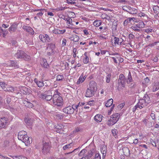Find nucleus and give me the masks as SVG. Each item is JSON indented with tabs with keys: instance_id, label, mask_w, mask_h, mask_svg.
<instances>
[{
	"instance_id": "nucleus-49",
	"label": "nucleus",
	"mask_w": 159,
	"mask_h": 159,
	"mask_svg": "<svg viewBox=\"0 0 159 159\" xmlns=\"http://www.w3.org/2000/svg\"><path fill=\"white\" fill-rule=\"evenodd\" d=\"M52 95H46L45 100L47 101H49L52 99Z\"/></svg>"
},
{
	"instance_id": "nucleus-32",
	"label": "nucleus",
	"mask_w": 159,
	"mask_h": 159,
	"mask_svg": "<svg viewBox=\"0 0 159 159\" xmlns=\"http://www.w3.org/2000/svg\"><path fill=\"white\" fill-rule=\"evenodd\" d=\"M137 25V26L139 27L140 29L141 28H142L144 27L145 26V24L143 23V22L142 21H139L138 23L136 24Z\"/></svg>"
},
{
	"instance_id": "nucleus-10",
	"label": "nucleus",
	"mask_w": 159,
	"mask_h": 159,
	"mask_svg": "<svg viewBox=\"0 0 159 159\" xmlns=\"http://www.w3.org/2000/svg\"><path fill=\"white\" fill-rule=\"evenodd\" d=\"M63 111L67 114H71L74 113V109L72 107L70 106L64 108L63 109Z\"/></svg>"
},
{
	"instance_id": "nucleus-18",
	"label": "nucleus",
	"mask_w": 159,
	"mask_h": 159,
	"mask_svg": "<svg viewBox=\"0 0 159 159\" xmlns=\"http://www.w3.org/2000/svg\"><path fill=\"white\" fill-rule=\"evenodd\" d=\"M53 33L54 34H63L66 32L65 30H60L57 29L55 28L52 31Z\"/></svg>"
},
{
	"instance_id": "nucleus-30",
	"label": "nucleus",
	"mask_w": 159,
	"mask_h": 159,
	"mask_svg": "<svg viewBox=\"0 0 159 159\" xmlns=\"http://www.w3.org/2000/svg\"><path fill=\"white\" fill-rule=\"evenodd\" d=\"M113 102V100L112 99H110L108 100L105 104V106L107 107H109L111 106Z\"/></svg>"
},
{
	"instance_id": "nucleus-51",
	"label": "nucleus",
	"mask_w": 159,
	"mask_h": 159,
	"mask_svg": "<svg viewBox=\"0 0 159 159\" xmlns=\"http://www.w3.org/2000/svg\"><path fill=\"white\" fill-rule=\"evenodd\" d=\"M72 144V143L67 144L63 146V149L64 150H66V149L71 147L70 145Z\"/></svg>"
},
{
	"instance_id": "nucleus-28",
	"label": "nucleus",
	"mask_w": 159,
	"mask_h": 159,
	"mask_svg": "<svg viewBox=\"0 0 159 159\" xmlns=\"http://www.w3.org/2000/svg\"><path fill=\"white\" fill-rule=\"evenodd\" d=\"M26 134V132L24 131L19 132L18 134V138L21 139L22 138V136H25Z\"/></svg>"
},
{
	"instance_id": "nucleus-40",
	"label": "nucleus",
	"mask_w": 159,
	"mask_h": 159,
	"mask_svg": "<svg viewBox=\"0 0 159 159\" xmlns=\"http://www.w3.org/2000/svg\"><path fill=\"white\" fill-rule=\"evenodd\" d=\"M86 152V149H84L82 150L79 153H78V155L80 157H82L83 155H84V154Z\"/></svg>"
},
{
	"instance_id": "nucleus-3",
	"label": "nucleus",
	"mask_w": 159,
	"mask_h": 159,
	"mask_svg": "<svg viewBox=\"0 0 159 159\" xmlns=\"http://www.w3.org/2000/svg\"><path fill=\"white\" fill-rule=\"evenodd\" d=\"M120 117L119 113H115L112 115L111 116L109 120L107 122V124L111 126L115 124L118 120Z\"/></svg>"
},
{
	"instance_id": "nucleus-13",
	"label": "nucleus",
	"mask_w": 159,
	"mask_h": 159,
	"mask_svg": "<svg viewBox=\"0 0 159 159\" xmlns=\"http://www.w3.org/2000/svg\"><path fill=\"white\" fill-rule=\"evenodd\" d=\"M18 24L16 23H14L11 25L10 27L8 29L9 32L11 34L16 31L17 29Z\"/></svg>"
},
{
	"instance_id": "nucleus-59",
	"label": "nucleus",
	"mask_w": 159,
	"mask_h": 159,
	"mask_svg": "<svg viewBox=\"0 0 159 159\" xmlns=\"http://www.w3.org/2000/svg\"><path fill=\"white\" fill-rule=\"evenodd\" d=\"M34 92L37 95L39 96L41 93L40 90L39 89H35L34 90Z\"/></svg>"
},
{
	"instance_id": "nucleus-54",
	"label": "nucleus",
	"mask_w": 159,
	"mask_h": 159,
	"mask_svg": "<svg viewBox=\"0 0 159 159\" xmlns=\"http://www.w3.org/2000/svg\"><path fill=\"white\" fill-rule=\"evenodd\" d=\"M11 101V97L10 96H8L7 97L6 102L7 104H9Z\"/></svg>"
},
{
	"instance_id": "nucleus-29",
	"label": "nucleus",
	"mask_w": 159,
	"mask_h": 159,
	"mask_svg": "<svg viewBox=\"0 0 159 159\" xmlns=\"http://www.w3.org/2000/svg\"><path fill=\"white\" fill-rule=\"evenodd\" d=\"M137 12V10L136 9L134 8L131 7L130 9H129L128 12L131 14H136Z\"/></svg>"
},
{
	"instance_id": "nucleus-23",
	"label": "nucleus",
	"mask_w": 159,
	"mask_h": 159,
	"mask_svg": "<svg viewBox=\"0 0 159 159\" xmlns=\"http://www.w3.org/2000/svg\"><path fill=\"white\" fill-rule=\"evenodd\" d=\"M102 153V159H104L106 155V148L105 147H103L101 149Z\"/></svg>"
},
{
	"instance_id": "nucleus-24",
	"label": "nucleus",
	"mask_w": 159,
	"mask_h": 159,
	"mask_svg": "<svg viewBox=\"0 0 159 159\" xmlns=\"http://www.w3.org/2000/svg\"><path fill=\"white\" fill-rule=\"evenodd\" d=\"M159 89V83L156 82L154 84L152 87V91L155 92Z\"/></svg>"
},
{
	"instance_id": "nucleus-45",
	"label": "nucleus",
	"mask_w": 159,
	"mask_h": 159,
	"mask_svg": "<svg viewBox=\"0 0 159 159\" xmlns=\"http://www.w3.org/2000/svg\"><path fill=\"white\" fill-rule=\"evenodd\" d=\"M111 74H108L106 76V82L107 83H109L111 79Z\"/></svg>"
},
{
	"instance_id": "nucleus-27",
	"label": "nucleus",
	"mask_w": 159,
	"mask_h": 159,
	"mask_svg": "<svg viewBox=\"0 0 159 159\" xmlns=\"http://www.w3.org/2000/svg\"><path fill=\"white\" fill-rule=\"evenodd\" d=\"M123 151L124 154L125 156H128L130 154V151L128 148L126 147L123 149Z\"/></svg>"
},
{
	"instance_id": "nucleus-52",
	"label": "nucleus",
	"mask_w": 159,
	"mask_h": 159,
	"mask_svg": "<svg viewBox=\"0 0 159 159\" xmlns=\"http://www.w3.org/2000/svg\"><path fill=\"white\" fill-rule=\"evenodd\" d=\"M79 148H76V149H75L74 150H73L72 152H69L68 153H66L65 154L66 155H67V154H70L71 153H72V152H76L75 154H77L78 152H79Z\"/></svg>"
},
{
	"instance_id": "nucleus-48",
	"label": "nucleus",
	"mask_w": 159,
	"mask_h": 159,
	"mask_svg": "<svg viewBox=\"0 0 159 159\" xmlns=\"http://www.w3.org/2000/svg\"><path fill=\"white\" fill-rule=\"evenodd\" d=\"M80 103L79 102L78 104L77 105H73L71 106V107H73L74 109V111H75L76 112H77L78 111L77 110V108L78 107L80 106Z\"/></svg>"
},
{
	"instance_id": "nucleus-35",
	"label": "nucleus",
	"mask_w": 159,
	"mask_h": 159,
	"mask_svg": "<svg viewBox=\"0 0 159 159\" xmlns=\"http://www.w3.org/2000/svg\"><path fill=\"white\" fill-rule=\"evenodd\" d=\"M137 26V25L136 24L135 25H134L133 26H132L131 27V28L134 31H136L138 32L140 31V29L139 27Z\"/></svg>"
},
{
	"instance_id": "nucleus-46",
	"label": "nucleus",
	"mask_w": 159,
	"mask_h": 159,
	"mask_svg": "<svg viewBox=\"0 0 159 159\" xmlns=\"http://www.w3.org/2000/svg\"><path fill=\"white\" fill-rule=\"evenodd\" d=\"M14 88L12 87H10L7 88V89L6 90H5V91L12 92L14 91Z\"/></svg>"
},
{
	"instance_id": "nucleus-36",
	"label": "nucleus",
	"mask_w": 159,
	"mask_h": 159,
	"mask_svg": "<svg viewBox=\"0 0 159 159\" xmlns=\"http://www.w3.org/2000/svg\"><path fill=\"white\" fill-rule=\"evenodd\" d=\"M85 78H84V77H83V76L81 75L77 81V84H79L81 83H82L84 81Z\"/></svg>"
},
{
	"instance_id": "nucleus-63",
	"label": "nucleus",
	"mask_w": 159,
	"mask_h": 159,
	"mask_svg": "<svg viewBox=\"0 0 159 159\" xmlns=\"http://www.w3.org/2000/svg\"><path fill=\"white\" fill-rule=\"evenodd\" d=\"M146 126L149 127H151L153 126V124H152L151 122L148 121V123L147 125H146Z\"/></svg>"
},
{
	"instance_id": "nucleus-15",
	"label": "nucleus",
	"mask_w": 159,
	"mask_h": 159,
	"mask_svg": "<svg viewBox=\"0 0 159 159\" xmlns=\"http://www.w3.org/2000/svg\"><path fill=\"white\" fill-rule=\"evenodd\" d=\"M7 64L8 66L14 67L15 68H18L19 67L17 62L14 61H8Z\"/></svg>"
},
{
	"instance_id": "nucleus-2",
	"label": "nucleus",
	"mask_w": 159,
	"mask_h": 159,
	"mask_svg": "<svg viewBox=\"0 0 159 159\" xmlns=\"http://www.w3.org/2000/svg\"><path fill=\"white\" fill-rule=\"evenodd\" d=\"M15 56L17 58L23 59L25 61H28L30 59V57L22 50H18L15 54Z\"/></svg>"
},
{
	"instance_id": "nucleus-16",
	"label": "nucleus",
	"mask_w": 159,
	"mask_h": 159,
	"mask_svg": "<svg viewBox=\"0 0 159 159\" xmlns=\"http://www.w3.org/2000/svg\"><path fill=\"white\" fill-rule=\"evenodd\" d=\"M95 93L94 92L88 88L85 93V96L86 97H91L93 96Z\"/></svg>"
},
{
	"instance_id": "nucleus-62",
	"label": "nucleus",
	"mask_w": 159,
	"mask_h": 159,
	"mask_svg": "<svg viewBox=\"0 0 159 159\" xmlns=\"http://www.w3.org/2000/svg\"><path fill=\"white\" fill-rule=\"evenodd\" d=\"M46 95L44 94L43 93H41L38 97L43 100H45Z\"/></svg>"
},
{
	"instance_id": "nucleus-64",
	"label": "nucleus",
	"mask_w": 159,
	"mask_h": 159,
	"mask_svg": "<svg viewBox=\"0 0 159 159\" xmlns=\"http://www.w3.org/2000/svg\"><path fill=\"white\" fill-rule=\"evenodd\" d=\"M95 159H101V156L98 153H97L95 155Z\"/></svg>"
},
{
	"instance_id": "nucleus-44",
	"label": "nucleus",
	"mask_w": 159,
	"mask_h": 159,
	"mask_svg": "<svg viewBox=\"0 0 159 159\" xmlns=\"http://www.w3.org/2000/svg\"><path fill=\"white\" fill-rule=\"evenodd\" d=\"M66 20L67 21V23H68L69 24L71 25H73V24H72V20L70 17H68V18H66Z\"/></svg>"
},
{
	"instance_id": "nucleus-26",
	"label": "nucleus",
	"mask_w": 159,
	"mask_h": 159,
	"mask_svg": "<svg viewBox=\"0 0 159 159\" xmlns=\"http://www.w3.org/2000/svg\"><path fill=\"white\" fill-rule=\"evenodd\" d=\"M133 81V79L131 72L130 71H129L128 78L127 80V84H129L131 82H132Z\"/></svg>"
},
{
	"instance_id": "nucleus-6",
	"label": "nucleus",
	"mask_w": 159,
	"mask_h": 159,
	"mask_svg": "<svg viewBox=\"0 0 159 159\" xmlns=\"http://www.w3.org/2000/svg\"><path fill=\"white\" fill-rule=\"evenodd\" d=\"M55 45L53 43H51L48 44L47 48L48 52L47 54L49 56L52 55L55 51Z\"/></svg>"
},
{
	"instance_id": "nucleus-31",
	"label": "nucleus",
	"mask_w": 159,
	"mask_h": 159,
	"mask_svg": "<svg viewBox=\"0 0 159 159\" xmlns=\"http://www.w3.org/2000/svg\"><path fill=\"white\" fill-rule=\"evenodd\" d=\"M42 66L44 67V68H48L49 67V65L47 63V61L46 59H43V62H42Z\"/></svg>"
},
{
	"instance_id": "nucleus-21",
	"label": "nucleus",
	"mask_w": 159,
	"mask_h": 159,
	"mask_svg": "<svg viewBox=\"0 0 159 159\" xmlns=\"http://www.w3.org/2000/svg\"><path fill=\"white\" fill-rule=\"evenodd\" d=\"M32 139L31 138L27 136V138L24 139V140L22 142L24 143L26 145H28L32 143Z\"/></svg>"
},
{
	"instance_id": "nucleus-37",
	"label": "nucleus",
	"mask_w": 159,
	"mask_h": 159,
	"mask_svg": "<svg viewBox=\"0 0 159 159\" xmlns=\"http://www.w3.org/2000/svg\"><path fill=\"white\" fill-rule=\"evenodd\" d=\"M144 32L147 33H151L154 32V30H153L151 28H148L144 30Z\"/></svg>"
},
{
	"instance_id": "nucleus-57",
	"label": "nucleus",
	"mask_w": 159,
	"mask_h": 159,
	"mask_svg": "<svg viewBox=\"0 0 159 159\" xmlns=\"http://www.w3.org/2000/svg\"><path fill=\"white\" fill-rule=\"evenodd\" d=\"M9 142L8 140H5L4 141L3 145L5 147L8 146L9 145Z\"/></svg>"
},
{
	"instance_id": "nucleus-9",
	"label": "nucleus",
	"mask_w": 159,
	"mask_h": 159,
	"mask_svg": "<svg viewBox=\"0 0 159 159\" xmlns=\"http://www.w3.org/2000/svg\"><path fill=\"white\" fill-rule=\"evenodd\" d=\"M126 83V80L124 75L123 74L120 75L118 80V84L119 85L121 84L122 87H124Z\"/></svg>"
},
{
	"instance_id": "nucleus-56",
	"label": "nucleus",
	"mask_w": 159,
	"mask_h": 159,
	"mask_svg": "<svg viewBox=\"0 0 159 159\" xmlns=\"http://www.w3.org/2000/svg\"><path fill=\"white\" fill-rule=\"evenodd\" d=\"M89 62V58L88 57H86L83 60V62L84 64H87Z\"/></svg>"
},
{
	"instance_id": "nucleus-7",
	"label": "nucleus",
	"mask_w": 159,
	"mask_h": 159,
	"mask_svg": "<svg viewBox=\"0 0 159 159\" xmlns=\"http://www.w3.org/2000/svg\"><path fill=\"white\" fill-rule=\"evenodd\" d=\"M51 146L49 143H45L43 144L42 152V153L45 154L49 152Z\"/></svg>"
},
{
	"instance_id": "nucleus-12",
	"label": "nucleus",
	"mask_w": 159,
	"mask_h": 159,
	"mask_svg": "<svg viewBox=\"0 0 159 159\" xmlns=\"http://www.w3.org/2000/svg\"><path fill=\"white\" fill-rule=\"evenodd\" d=\"M114 45H113V46H116V44H119L120 43V45H125V42L124 41V40L122 38H119L118 37H115L114 38Z\"/></svg>"
},
{
	"instance_id": "nucleus-43",
	"label": "nucleus",
	"mask_w": 159,
	"mask_h": 159,
	"mask_svg": "<svg viewBox=\"0 0 159 159\" xmlns=\"http://www.w3.org/2000/svg\"><path fill=\"white\" fill-rule=\"evenodd\" d=\"M73 38L72 40L74 42H77L79 39V37L76 34L73 36Z\"/></svg>"
},
{
	"instance_id": "nucleus-38",
	"label": "nucleus",
	"mask_w": 159,
	"mask_h": 159,
	"mask_svg": "<svg viewBox=\"0 0 159 159\" xmlns=\"http://www.w3.org/2000/svg\"><path fill=\"white\" fill-rule=\"evenodd\" d=\"M7 86V84H6L5 83L0 82V86L2 88V89L4 91L7 89V87H6Z\"/></svg>"
},
{
	"instance_id": "nucleus-25",
	"label": "nucleus",
	"mask_w": 159,
	"mask_h": 159,
	"mask_svg": "<svg viewBox=\"0 0 159 159\" xmlns=\"http://www.w3.org/2000/svg\"><path fill=\"white\" fill-rule=\"evenodd\" d=\"M25 122L28 125H32L33 123V119L31 118H25Z\"/></svg>"
},
{
	"instance_id": "nucleus-5",
	"label": "nucleus",
	"mask_w": 159,
	"mask_h": 159,
	"mask_svg": "<svg viewBox=\"0 0 159 159\" xmlns=\"http://www.w3.org/2000/svg\"><path fill=\"white\" fill-rule=\"evenodd\" d=\"M149 103V100L146 101L145 99H141L139 100V102L137 105L135 106L133 108V111H134L138 108L141 109L144 107L146 103Z\"/></svg>"
},
{
	"instance_id": "nucleus-61",
	"label": "nucleus",
	"mask_w": 159,
	"mask_h": 159,
	"mask_svg": "<svg viewBox=\"0 0 159 159\" xmlns=\"http://www.w3.org/2000/svg\"><path fill=\"white\" fill-rule=\"evenodd\" d=\"M66 8H67V7H60L57 8V11H62L64 10Z\"/></svg>"
},
{
	"instance_id": "nucleus-1",
	"label": "nucleus",
	"mask_w": 159,
	"mask_h": 159,
	"mask_svg": "<svg viewBox=\"0 0 159 159\" xmlns=\"http://www.w3.org/2000/svg\"><path fill=\"white\" fill-rule=\"evenodd\" d=\"M53 103L54 105L57 107H62L63 103V100L62 97L59 95L54 94L52 98Z\"/></svg>"
},
{
	"instance_id": "nucleus-22",
	"label": "nucleus",
	"mask_w": 159,
	"mask_h": 159,
	"mask_svg": "<svg viewBox=\"0 0 159 159\" xmlns=\"http://www.w3.org/2000/svg\"><path fill=\"white\" fill-rule=\"evenodd\" d=\"M102 116L100 114L96 115L94 117V120L98 122L101 121L102 118Z\"/></svg>"
},
{
	"instance_id": "nucleus-11",
	"label": "nucleus",
	"mask_w": 159,
	"mask_h": 159,
	"mask_svg": "<svg viewBox=\"0 0 159 159\" xmlns=\"http://www.w3.org/2000/svg\"><path fill=\"white\" fill-rule=\"evenodd\" d=\"M88 88L93 91L95 93L97 90V87L96 83L93 81H91L89 84Z\"/></svg>"
},
{
	"instance_id": "nucleus-41",
	"label": "nucleus",
	"mask_w": 159,
	"mask_h": 159,
	"mask_svg": "<svg viewBox=\"0 0 159 159\" xmlns=\"http://www.w3.org/2000/svg\"><path fill=\"white\" fill-rule=\"evenodd\" d=\"M23 89L26 91V94H30L32 93V91L30 90V89L27 88L25 87H23Z\"/></svg>"
},
{
	"instance_id": "nucleus-8",
	"label": "nucleus",
	"mask_w": 159,
	"mask_h": 159,
	"mask_svg": "<svg viewBox=\"0 0 159 159\" xmlns=\"http://www.w3.org/2000/svg\"><path fill=\"white\" fill-rule=\"evenodd\" d=\"M8 125V119L7 118L3 117L0 118V128H5Z\"/></svg>"
},
{
	"instance_id": "nucleus-39",
	"label": "nucleus",
	"mask_w": 159,
	"mask_h": 159,
	"mask_svg": "<svg viewBox=\"0 0 159 159\" xmlns=\"http://www.w3.org/2000/svg\"><path fill=\"white\" fill-rule=\"evenodd\" d=\"M122 8L124 10L128 12L129 9H130V7L129 5H125L122 7Z\"/></svg>"
},
{
	"instance_id": "nucleus-50",
	"label": "nucleus",
	"mask_w": 159,
	"mask_h": 159,
	"mask_svg": "<svg viewBox=\"0 0 159 159\" xmlns=\"http://www.w3.org/2000/svg\"><path fill=\"white\" fill-rule=\"evenodd\" d=\"M158 43L159 42L158 41H156L153 43H150L148 44V46L151 47L155 45H156L157 43Z\"/></svg>"
},
{
	"instance_id": "nucleus-42",
	"label": "nucleus",
	"mask_w": 159,
	"mask_h": 159,
	"mask_svg": "<svg viewBox=\"0 0 159 159\" xmlns=\"http://www.w3.org/2000/svg\"><path fill=\"white\" fill-rule=\"evenodd\" d=\"M153 126L155 128H159V120L155 121L153 123Z\"/></svg>"
},
{
	"instance_id": "nucleus-17",
	"label": "nucleus",
	"mask_w": 159,
	"mask_h": 159,
	"mask_svg": "<svg viewBox=\"0 0 159 159\" xmlns=\"http://www.w3.org/2000/svg\"><path fill=\"white\" fill-rule=\"evenodd\" d=\"M139 16L140 17L141 19L146 22L148 20V17L147 15L143 12H141L138 14Z\"/></svg>"
},
{
	"instance_id": "nucleus-53",
	"label": "nucleus",
	"mask_w": 159,
	"mask_h": 159,
	"mask_svg": "<svg viewBox=\"0 0 159 159\" xmlns=\"http://www.w3.org/2000/svg\"><path fill=\"white\" fill-rule=\"evenodd\" d=\"M56 116L57 118L58 119H62L64 117V116L63 114H58L56 115Z\"/></svg>"
},
{
	"instance_id": "nucleus-55",
	"label": "nucleus",
	"mask_w": 159,
	"mask_h": 159,
	"mask_svg": "<svg viewBox=\"0 0 159 159\" xmlns=\"http://www.w3.org/2000/svg\"><path fill=\"white\" fill-rule=\"evenodd\" d=\"M117 29V25H113L112 26V31L115 32Z\"/></svg>"
},
{
	"instance_id": "nucleus-20",
	"label": "nucleus",
	"mask_w": 159,
	"mask_h": 159,
	"mask_svg": "<svg viewBox=\"0 0 159 159\" xmlns=\"http://www.w3.org/2000/svg\"><path fill=\"white\" fill-rule=\"evenodd\" d=\"M34 81L36 83L38 86L39 88L43 87L44 85L43 81H39L36 78L34 79Z\"/></svg>"
},
{
	"instance_id": "nucleus-33",
	"label": "nucleus",
	"mask_w": 159,
	"mask_h": 159,
	"mask_svg": "<svg viewBox=\"0 0 159 159\" xmlns=\"http://www.w3.org/2000/svg\"><path fill=\"white\" fill-rule=\"evenodd\" d=\"M93 25L96 27H98L102 24V21L101 20H96L93 22Z\"/></svg>"
},
{
	"instance_id": "nucleus-19",
	"label": "nucleus",
	"mask_w": 159,
	"mask_h": 159,
	"mask_svg": "<svg viewBox=\"0 0 159 159\" xmlns=\"http://www.w3.org/2000/svg\"><path fill=\"white\" fill-rule=\"evenodd\" d=\"M23 103L25 105V106L29 108H32L33 107V104L31 102L28 101L27 99H25L23 102Z\"/></svg>"
},
{
	"instance_id": "nucleus-4",
	"label": "nucleus",
	"mask_w": 159,
	"mask_h": 159,
	"mask_svg": "<svg viewBox=\"0 0 159 159\" xmlns=\"http://www.w3.org/2000/svg\"><path fill=\"white\" fill-rule=\"evenodd\" d=\"M39 38L43 43H49L52 41V37H50L49 35L45 34L44 35L40 34L39 36Z\"/></svg>"
},
{
	"instance_id": "nucleus-34",
	"label": "nucleus",
	"mask_w": 159,
	"mask_h": 159,
	"mask_svg": "<svg viewBox=\"0 0 159 159\" xmlns=\"http://www.w3.org/2000/svg\"><path fill=\"white\" fill-rule=\"evenodd\" d=\"M153 9L155 14H159V7L158 6H154Z\"/></svg>"
},
{
	"instance_id": "nucleus-14",
	"label": "nucleus",
	"mask_w": 159,
	"mask_h": 159,
	"mask_svg": "<svg viewBox=\"0 0 159 159\" xmlns=\"http://www.w3.org/2000/svg\"><path fill=\"white\" fill-rule=\"evenodd\" d=\"M22 29L25 31H26L31 35H33L34 34V31L33 29L31 27L24 25L22 26Z\"/></svg>"
},
{
	"instance_id": "nucleus-47",
	"label": "nucleus",
	"mask_w": 159,
	"mask_h": 159,
	"mask_svg": "<svg viewBox=\"0 0 159 159\" xmlns=\"http://www.w3.org/2000/svg\"><path fill=\"white\" fill-rule=\"evenodd\" d=\"M64 77L63 75H58L57 76V80L58 81L62 80Z\"/></svg>"
},
{
	"instance_id": "nucleus-60",
	"label": "nucleus",
	"mask_w": 159,
	"mask_h": 159,
	"mask_svg": "<svg viewBox=\"0 0 159 159\" xmlns=\"http://www.w3.org/2000/svg\"><path fill=\"white\" fill-rule=\"evenodd\" d=\"M11 44L12 45L15 46L16 47L17 45V42L16 40H12Z\"/></svg>"
},
{
	"instance_id": "nucleus-58",
	"label": "nucleus",
	"mask_w": 159,
	"mask_h": 159,
	"mask_svg": "<svg viewBox=\"0 0 159 159\" xmlns=\"http://www.w3.org/2000/svg\"><path fill=\"white\" fill-rule=\"evenodd\" d=\"M2 32H3V37H5L8 34V31L6 30H3Z\"/></svg>"
}]
</instances>
